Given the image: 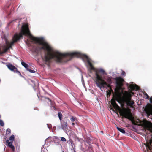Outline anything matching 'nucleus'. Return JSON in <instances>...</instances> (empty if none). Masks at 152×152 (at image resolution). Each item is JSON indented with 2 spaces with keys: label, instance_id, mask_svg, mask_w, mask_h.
<instances>
[{
  "label": "nucleus",
  "instance_id": "obj_1",
  "mask_svg": "<svg viewBox=\"0 0 152 152\" xmlns=\"http://www.w3.org/2000/svg\"><path fill=\"white\" fill-rule=\"evenodd\" d=\"M23 35L29 36L30 39L34 41L35 43H38L39 45H42V47H41L39 46H36L35 45H32L31 46L32 48L31 51L36 53L37 55H38L41 52L42 50L47 51V52L45 53L44 56H42V58L45 64L49 65V63H47L45 61L44 58L46 54L48 53L50 54H52L53 49L47 43L44 41L43 38L35 37L31 35L27 24L23 25L22 27L21 32L19 34H16L14 35L12 39V41L10 44V47H11L14 43L22 38Z\"/></svg>",
  "mask_w": 152,
  "mask_h": 152
},
{
  "label": "nucleus",
  "instance_id": "obj_2",
  "mask_svg": "<svg viewBox=\"0 0 152 152\" xmlns=\"http://www.w3.org/2000/svg\"><path fill=\"white\" fill-rule=\"evenodd\" d=\"M73 57L81 58L83 60H86L90 66L91 70L95 69L91 63L89 58L86 55L79 52L67 53H62L58 51L52 50V54L48 53L46 54L44 58L45 61L49 65L51 62L52 59H54L57 62L63 63L68 61L70 59L68 58H71Z\"/></svg>",
  "mask_w": 152,
  "mask_h": 152
},
{
  "label": "nucleus",
  "instance_id": "obj_3",
  "mask_svg": "<svg viewBox=\"0 0 152 152\" xmlns=\"http://www.w3.org/2000/svg\"><path fill=\"white\" fill-rule=\"evenodd\" d=\"M73 57L81 58L83 60H86L90 66L91 70L95 69L91 63L89 58L86 55L79 52L67 53H62L58 51L52 50V54L48 53L46 54L44 58L45 61L49 65L51 62L52 59H54L57 62L63 63L68 61L70 59L68 58H71Z\"/></svg>",
  "mask_w": 152,
  "mask_h": 152
},
{
  "label": "nucleus",
  "instance_id": "obj_4",
  "mask_svg": "<svg viewBox=\"0 0 152 152\" xmlns=\"http://www.w3.org/2000/svg\"><path fill=\"white\" fill-rule=\"evenodd\" d=\"M111 102V104L113 108L116 110H118L119 111L121 116L132 120V113L129 110H127L125 108L121 109L120 107L115 102L114 99H112Z\"/></svg>",
  "mask_w": 152,
  "mask_h": 152
},
{
  "label": "nucleus",
  "instance_id": "obj_5",
  "mask_svg": "<svg viewBox=\"0 0 152 152\" xmlns=\"http://www.w3.org/2000/svg\"><path fill=\"white\" fill-rule=\"evenodd\" d=\"M96 83L97 87L101 88H105L106 86L109 88L110 89V92L109 94V95H110L111 92H113V90L112 89V88L110 84H111L107 83L103 79L97 76L96 78Z\"/></svg>",
  "mask_w": 152,
  "mask_h": 152
},
{
  "label": "nucleus",
  "instance_id": "obj_6",
  "mask_svg": "<svg viewBox=\"0 0 152 152\" xmlns=\"http://www.w3.org/2000/svg\"><path fill=\"white\" fill-rule=\"evenodd\" d=\"M133 124L137 125L139 126H142L145 131L147 130L149 131L151 130V126L147 122L142 123V121L139 119H137L135 120H132Z\"/></svg>",
  "mask_w": 152,
  "mask_h": 152
},
{
  "label": "nucleus",
  "instance_id": "obj_7",
  "mask_svg": "<svg viewBox=\"0 0 152 152\" xmlns=\"http://www.w3.org/2000/svg\"><path fill=\"white\" fill-rule=\"evenodd\" d=\"M114 79L115 80L116 87L119 89H121L123 85L124 80L120 77H116Z\"/></svg>",
  "mask_w": 152,
  "mask_h": 152
},
{
  "label": "nucleus",
  "instance_id": "obj_8",
  "mask_svg": "<svg viewBox=\"0 0 152 152\" xmlns=\"http://www.w3.org/2000/svg\"><path fill=\"white\" fill-rule=\"evenodd\" d=\"M146 147L147 152H149L152 150V140L150 139L147 141L145 144Z\"/></svg>",
  "mask_w": 152,
  "mask_h": 152
},
{
  "label": "nucleus",
  "instance_id": "obj_9",
  "mask_svg": "<svg viewBox=\"0 0 152 152\" xmlns=\"http://www.w3.org/2000/svg\"><path fill=\"white\" fill-rule=\"evenodd\" d=\"M105 72V71L102 69H101L99 70H97L95 72V76L96 77L95 78L94 81H95L96 83V80H97L96 78L97 77V76H98L99 77H100L101 79H102V76L99 73H102L104 74Z\"/></svg>",
  "mask_w": 152,
  "mask_h": 152
},
{
  "label": "nucleus",
  "instance_id": "obj_10",
  "mask_svg": "<svg viewBox=\"0 0 152 152\" xmlns=\"http://www.w3.org/2000/svg\"><path fill=\"white\" fill-rule=\"evenodd\" d=\"M126 103L127 105L130 106L131 107L133 108V106H134V101L132 100L130 98H129L127 99Z\"/></svg>",
  "mask_w": 152,
  "mask_h": 152
},
{
  "label": "nucleus",
  "instance_id": "obj_11",
  "mask_svg": "<svg viewBox=\"0 0 152 152\" xmlns=\"http://www.w3.org/2000/svg\"><path fill=\"white\" fill-rule=\"evenodd\" d=\"M6 143L8 144V146L12 150V152H14L15 148L14 145H12V142H9L8 140H7L6 141Z\"/></svg>",
  "mask_w": 152,
  "mask_h": 152
},
{
  "label": "nucleus",
  "instance_id": "obj_12",
  "mask_svg": "<svg viewBox=\"0 0 152 152\" xmlns=\"http://www.w3.org/2000/svg\"><path fill=\"white\" fill-rule=\"evenodd\" d=\"M7 68L11 71H12L14 72L15 71V70H16L17 68L12 64H7Z\"/></svg>",
  "mask_w": 152,
  "mask_h": 152
},
{
  "label": "nucleus",
  "instance_id": "obj_13",
  "mask_svg": "<svg viewBox=\"0 0 152 152\" xmlns=\"http://www.w3.org/2000/svg\"><path fill=\"white\" fill-rule=\"evenodd\" d=\"M129 87L130 89L132 91H133L134 90H137L139 89V87L136 84H130L129 85Z\"/></svg>",
  "mask_w": 152,
  "mask_h": 152
},
{
  "label": "nucleus",
  "instance_id": "obj_14",
  "mask_svg": "<svg viewBox=\"0 0 152 152\" xmlns=\"http://www.w3.org/2000/svg\"><path fill=\"white\" fill-rule=\"evenodd\" d=\"M61 126L62 129L65 130L67 128V127L66 125V122L64 121H63L61 123Z\"/></svg>",
  "mask_w": 152,
  "mask_h": 152
},
{
  "label": "nucleus",
  "instance_id": "obj_15",
  "mask_svg": "<svg viewBox=\"0 0 152 152\" xmlns=\"http://www.w3.org/2000/svg\"><path fill=\"white\" fill-rule=\"evenodd\" d=\"M21 61V63L22 65L25 67L26 69H27V68L28 67V65L26 64L22 60Z\"/></svg>",
  "mask_w": 152,
  "mask_h": 152
},
{
  "label": "nucleus",
  "instance_id": "obj_16",
  "mask_svg": "<svg viewBox=\"0 0 152 152\" xmlns=\"http://www.w3.org/2000/svg\"><path fill=\"white\" fill-rule=\"evenodd\" d=\"M117 129L119 131L122 133L124 134L125 133V131L122 128L117 127Z\"/></svg>",
  "mask_w": 152,
  "mask_h": 152
},
{
  "label": "nucleus",
  "instance_id": "obj_17",
  "mask_svg": "<svg viewBox=\"0 0 152 152\" xmlns=\"http://www.w3.org/2000/svg\"><path fill=\"white\" fill-rule=\"evenodd\" d=\"M51 140L50 139V137H48L45 140V144H48V142H49V143H50V142H51Z\"/></svg>",
  "mask_w": 152,
  "mask_h": 152
},
{
  "label": "nucleus",
  "instance_id": "obj_18",
  "mask_svg": "<svg viewBox=\"0 0 152 152\" xmlns=\"http://www.w3.org/2000/svg\"><path fill=\"white\" fill-rule=\"evenodd\" d=\"M107 83L111 84L112 83V81L110 77H108L107 79Z\"/></svg>",
  "mask_w": 152,
  "mask_h": 152
},
{
  "label": "nucleus",
  "instance_id": "obj_19",
  "mask_svg": "<svg viewBox=\"0 0 152 152\" xmlns=\"http://www.w3.org/2000/svg\"><path fill=\"white\" fill-rule=\"evenodd\" d=\"M9 139L11 141L13 142V141L15 139V136L14 135H12L9 138Z\"/></svg>",
  "mask_w": 152,
  "mask_h": 152
},
{
  "label": "nucleus",
  "instance_id": "obj_20",
  "mask_svg": "<svg viewBox=\"0 0 152 152\" xmlns=\"http://www.w3.org/2000/svg\"><path fill=\"white\" fill-rule=\"evenodd\" d=\"M11 133V131L10 129L8 128L6 131V133L7 135H10Z\"/></svg>",
  "mask_w": 152,
  "mask_h": 152
},
{
  "label": "nucleus",
  "instance_id": "obj_21",
  "mask_svg": "<svg viewBox=\"0 0 152 152\" xmlns=\"http://www.w3.org/2000/svg\"><path fill=\"white\" fill-rule=\"evenodd\" d=\"M58 116L59 119L60 120H61L62 115L61 113L60 112H58Z\"/></svg>",
  "mask_w": 152,
  "mask_h": 152
},
{
  "label": "nucleus",
  "instance_id": "obj_22",
  "mask_svg": "<svg viewBox=\"0 0 152 152\" xmlns=\"http://www.w3.org/2000/svg\"><path fill=\"white\" fill-rule=\"evenodd\" d=\"M26 70L29 71L31 73H34L35 72V71L30 69L28 68H27Z\"/></svg>",
  "mask_w": 152,
  "mask_h": 152
},
{
  "label": "nucleus",
  "instance_id": "obj_23",
  "mask_svg": "<svg viewBox=\"0 0 152 152\" xmlns=\"http://www.w3.org/2000/svg\"><path fill=\"white\" fill-rule=\"evenodd\" d=\"M76 119V117H74L72 116L70 118L71 121L73 122L75 121Z\"/></svg>",
  "mask_w": 152,
  "mask_h": 152
},
{
  "label": "nucleus",
  "instance_id": "obj_24",
  "mask_svg": "<svg viewBox=\"0 0 152 152\" xmlns=\"http://www.w3.org/2000/svg\"><path fill=\"white\" fill-rule=\"evenodd\" d=\"M14 72L16 73H18V74L20 75H21L20 72L18 70V69L17 68L16 70H15V71Z\"/></svg>",
  "mask_w": 152,
  "mask_h": 152
},
{
  "label": "nucleus",
  "instance_id": "obj_25",
  "mask_svg": "<svg viewBox=\"0 0 152 152\" xmlns=\"http://www.w3.org/2000/svg\"><path fill=\"white\" fill-rule=\"evenodd\" d=\"M0 125L2 126H3L4 125L3 121L1 120H0Z\"/></svg>",
  "mask_w": 152,
  "mask_h": 152
},
{
  "label": "nucleus",
  "instance_id": "obj_26",
  "mask_svg": "<svg viewBox=\"0 0 152 152\" xmlns=\"http://www.w3.org/2000/svg\"><path fill=\"white\" fill-rule=\"evenodd\" d=\"M60 137L61 138V141H66V139L65 138L63 137Z\"/></svg>",
  "mask_w": 152,
  "mask_h": 152
},
{
  "label": "nucleus",
  "instance_id": "obj_27",
  "mask_svg": "<svg viewBox=\"0 0 152 152\" xmlns=\"http://www.w3.org/2000/svg\"><path fill=\"white\" fill-rule=\"evenodd\" d=\"M9 48H6L4 50V51L3 52L1 53H3L7 51L8 50Z\"/></svg>",
  "mask_w": 152,
  "mask_h": 152
},
{
  "label": "nucleus",
  "instance_id": "obj_28",
  "mask_svg": "<svg viewBox=\"0 0 152 152\" xmlns=\"http://www.w3.org/2000/svg\"><path fill=\"white\" fill-rule=\"evenodd\" d=\"M47 126L48 128L50 129L52 127V125L50 124H47Z\"/></svg>",
  "mask_w": 152,
  "mask_h": 152
},
{
  "label": "nucleus",
  "instance_id": "obj_29",
  "mask_svg": "<svg viewBox=\"0 0 152 152\" xmlns=\"http://www.w3.org/2000/svg\"><path fill=\"white\" fill-rule=\"evenodd\" d=\"M125 75H126L125 72L124 71H123L121 73V75H122L125 76Z\"/></svg>",
  "mask_w": 152,
  "mask_h": 152
},
{
  "label": "nucleus",
  "instance_id": "obj_30",
  "mask_svg": "<svg viewBox=\"0 0 152 152\" xmlns=\"http://www.w3.org/2000/svg\"><path fill=\"white\" fill-rule=\"evenodd\" d=\"M70 142L71 143V144L72 145V147H73V146H72V144H73V141L72 140H70Z\"/></svg>",
  "mask_w": 152,
  "mask_h": 152
},
{
  "label": "nucleus",
  "instance_id": "obj_31",
  "mask_svg": "<svg viewBox=\"0 0 152 152\" xmlns=\"http://www.w3.org/2000/svg\"><path fill=\"white\" fill-rule=\"evenodd\" d=\"M45 99H48V100H49L50 102H51V100H50L49 98L45 97Z\"/></svg>",
  "mask_w": 152,
  "mask_h": 152
},
{
  "label": "nucleus",
  "instance_id": "obj_32",
  "mask_svg": "<svg viewBox=\"0 0 152 152\" xmlns=\"http://www.w3.org/2000/svg\"><path fill=\"white\" fill-rule=\"evenodd\" d=\"M150 102L151 103H152V98H151L150 99Z\"/></svg>",
  "mask_w": 152,
  "mask_h": 152
},
{
  "label": "nucleus",
  "instance_id": "obj_33",
  "mask_svg": "<svg viewBox=\"0 0 152 152\" xmlns=\"http://www.w3.org/2000/svg\"><path fill=\"white\" fill-rule=\"evenodd\" d=\"M146 95H147V99H148L149 98V96L147 94H146Z\"/></svg>",
  "mask_w": 152,
  "mask_h": 152
},
{
  "label": "nucleus",
  "instance_id": "obj_34",
  "mask_svg": "<svg viewBox=\"0 0 152 152\" xmlns=\"http://www.w3.org/2000/svg\"><path fill=\"white\" fill-rule=\"evenodd\" d=\"M116 101H117L118 102H119V100L118 99H116Z\"/></svg>",
  "mask_w": 152,
  "mask_h": 152
},
{
  "label": "nucleus",
  "instance_id": "obj_35",
  "mask_svg": "<svg viewBox=\"0 0 152 152\" xmlns=\"http://www.w3.org/2000/svg\"><path fill=\"white\" fill-rule=\"evenodd\" d=\"M72 125L74 126L75 125V123H72Z\"/></svg>",
  "mask_w": 152,
  "mask_h": 152
},
{
  "label": "nucleus",
  "instance_id": "obj_36",
  "mask_svg": "<svg viewBox=\"0 0 152 152\" xmlns=\"http://www.w3.org/2000/svg\"><path fill=\"white\" fill-rule=\"evenodd\" d=\"M53 107L54 108V109H55V110H56V109L55 107Z\"/></svg>",
  "mask_w": 152,
  "mask_h": 152
},
{
  "label": "nucleus",
  "instance_id": "obj_37",
  "mask_svg": "<svg viewBox=\"0 0 152 152\" xmlns=\"http://www.w3.org/2000/svg\"><path fill=\"white\" fill-rule=\"evenodd\" d=\"M63 152H64L63 151Z\"/></svg>",
  "mask_w": 152,
  "mask_h": 152
}]
</instances>
